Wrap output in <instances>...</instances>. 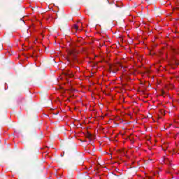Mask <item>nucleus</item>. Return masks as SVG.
<instances>
[{
  "label": "nucleus",
  "mask_w": 179,
  "mask_h": 179,
  "mask_svg": "<svg viewBox=\"0 0 179 179\" xmlns=\"http://www.w3.org/2000/svg\"><path fill=\"white\" fill-rule=\"evenodd\" d=\"M69 57H67L68 62H71V61H74V62H78V59L76 58V55H78V52L75 50V49H72L68 51Z\"/></svg>",
  "instance_id": "f257e3e1"
},
{
  "label": "nucleus",
  "mask_w": 179,
  "mask_h": 179,
  "mask_svg": "<svg viewBox=\"0 0 179 179\" xmlns=\"http://www.w3.org/2000/svg\"><path fill=\"white\" fill-rule=\"evenodd\" d=\"M86 138H87V139H90V141H93L94 138H93V135H92V134L87 132L86 134Z\"/></svg>",
  "instance_id": "f03ea898"
},
{
  "label": "nucleus",
  "mask_w": 179,
  "mask_h": 179,
  "mask_svg": "<svg viewBox=\"0 0 179 179\" xmlns=\"http://www.w3.org/2000/svg\"><path fill=\"white\" fill-rule=\"evenodd\" d=\"M164 163L165 164H171V162L167 158H165V159H164Z\"/></svg>",
  "instance_id": "7ed1b4c3"
},
{
  "label": "nucleus",
  "mask_w": 179,
  "mask_h": 179,
  "mask_svg": "<svg viewBox=\"0 0 179 179\" xmlns=\"http://www.w3.org/2000/svg\"><path fill=\"white\" fill-rule=\"evenodd\" d=\"M64 75H65V76H69V78H72V76H73V75H72V74L71 75L68 73H65Z\"/></svg>",
  "instance_id": "20e7f679"
},
{
  "label": "nucleus",
  "mask_w": 179,
  "mask_h": 179,
  "mask_svg": "<svg viewBox=\"0 0 179 179\" xmlns=\"http://www.w3.org/2000/svg\"><path fill=\"white\" fill-rule=\"evenodd\" d=\"M74 29H75L76 30H79V26H78V24H75V25H74Z\"/></svg>",
  "instance_id": "39448f33"
},
{
  "label": "nucleus",
  "mask_w": 179,
  "mask_h": 179,
  "mask_svg": "<svg viewBox=\"0 0 179 179\" xmlns=\"http://www.w3.org/2000/svg\"><path fill=\"white\" fill-rule=\"evenodd\" d=\"M110 72H115V71H114V67H113V66H110Z\"/></svg>",
  "instance_id": "423d86ee"
},
{
  "label": "nucleus",
  "mask_w": 179,
  "mask_h": 179,
  "mask_svg": "<svg viewBox=\"0 0 179 179\" xmlns=\"http://www.w3.org/2000/svg\"><path fill=\"white\" fill-rule=\"evenodd\" d=\"M173 152L174 153H178V155L179 154V152H177V150H173Z\"/></svg>",
  "instance_id": "0eeeda50"
},
{
  "label": "nucleus",
  "mask_w": 179,
  "mask_h": 179,
  "mask_svg": "<svg viewBox=\"0 0 179 179\" xmlns=\"http://www.w3.org/2000/svg\"><path fill=\"white\" fill-rule=\"evenodd\" d=\"M175 52H176V54H179V49L177 51H175Z\"/></svg>",
  "instance_id": "6e6552de"
},
{
  "label": "nucleus",
  "mask_w": 179,
  "mask_h": 179,
  "mask_svg": "<svg viewBox=\"0 0 179 179\" xmlns=\"http://www.w3.org/2000/svg\"><path fill=\"white\" fill-rule=\"evenodd\" d=\"M176 65H178V63L177 62H175Z\"/></svg>",
  "instance_id": "1a4fd4ad"
},
{
  "label": "nucleus",
  "mask_w": 179,
  "mask_h": 179,
  "mask_svg": "<svg viewBox=\"0 0 179 179\" xmlns=\"http://www.w3.org/2000/svg\"><path fill=\"white\" fill-rule=\"evenodd\" d=\"M80 24H81V26H82V23L80 22Z\"/></svg>",
  "instance_id": "9d476101"
}]
</instances>
